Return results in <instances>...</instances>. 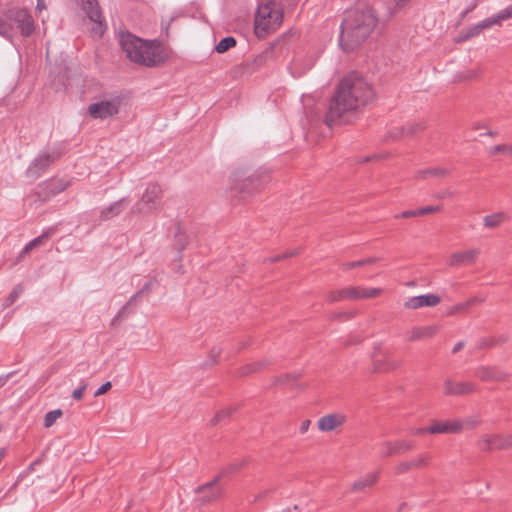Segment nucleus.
Segmentation results:
<instances>
[{
  "label": "nucleus",
  "mask_w": 512,
  "mask_h": 512,
  "mask_svg": "<svg viewBox=\"0 0 512 512\" xmlns=\"http://www.w3.org/2000/svg\"><path fill=\"white\" fill-rule=\"evenodd\" d=\"M474 305V300H467L463 303H459L455 305L451 310L449 311V315L466 312L471 306Z\"/></svg>",
  "instance_id": "nucleus-37"
},
{
  "label": "nucleus",
  "mask_w": 512,
  "mask_h": 512,
  "mask_svg": "<svg viewBox=\"0 0 512 512\" xmlns=\"http://www.w3.org/2000/svg\"><path fill=\"white\" fill-rule=\"evenodd\" d=\"M375 98L370 83L359 73L351 72L337 85L325 115V123L331 127L336 122H348Z\"/></svg>",
  "instance_id": "nucleus-1"
},
{
  "label": "nucleus",
  "mask_w": 512,
  "mask_h": 512,
  "mask_svg": "<svg viewBox=\"0 0 512 512\" xmlns=\"http://www.w3.org/2000/svg\"><path fill=\"white\" fill-rule=\"evenodd\" d=\"M23 290H24V288L21 284L16 285L13 288V290L11 291V293L5 299V301L3 303V309H6L9 306H11L18 299V297L22 294Z\"/></svg>",
  "instance_id": "nucleus-31"
},
{
  "label": "nucleus",
  "mask_w": 512,
  "mask_h": 512,
  "mask_svg": "<svg viewBox=\"0 0 512 512\" xmlns=\"http://www.w3.org/2000/svg\"><path fill=\"white\" fill-rule=\"evenodd\" d=\"M499 153L506 154V155L512 157V144H510V145L498 144V145L491 147V149H490L491 155H496Z\"/></svg>",
  "instance_id": "nucleus-35"
},
{
  "label": "nucleus",
  "mask_w": 512,
  "mask_h": 512,
  "mask_svg": "<svg viewBox=\"0 0 512 512\" xmlns=\"http://www.w3.org/2000/svg\"><path fill=\"white\" fill-rule=\"evenodd\" d=\"M451 196H452V193L450 191H442V192H438L434 195V197L437 199H444V198L451 197Z\"/></svg>",
  "instance_id": "nucleus-57"
},
{
  "label": "nucleus",
  "mask_w": 512,
  "mask_h": 512,
  "mask_svg": "<svg viewBox=\"0 0 512 512\" xmlns=\"http://www.w3.org/2000/svg\"><path fill=\"white\" fill-rule=\"evenodd\" d=\"M121 105L119 97L101 99L88 106V114L93 119L105 120L118 114Z\"/></svg>",
  "instance_id": "nucleus-6"
},
{
  "label": "nucleus",
  "mask_w": 512,
  "mask_h": 512,
  "mask_svg": "<svg viewBox=\"0 0 512 512\" xmlns=\"http://www.w3.org/2000/svg\"><path fill=\"white\" fill-rule=\"evenodd\" d=\"M265 366H267V362L266 361H256V362H253L251 364H248V365L244 366L242 368L241 374L242 375L249 374V373L258 371V370L264 368Z\"/></svg>",
  "instance_id": "nucleus-36"
},
{
  "label": "nucleus",
  "mask_w": 512,
  "mask_h": 512,
  "mask_svg": "<svg viewBox=\"0 0 512 512\" xmlns=\"http://www.w3.org/2000/svg\"><path fill=\"white\" fill-rule=\"evenodd\" d=\"M253 178L252 177H249L247 179H245V181L243 182V184H241L240 186H237L236 188L240 189V190H246L249 192V185L253 182Z\"/></svg>",
  "instance_id": "nucleus-54"
},
{
  "label": "nucleus",
  "mask_w": 512,
  "mask_h": 512,
  "mask_svg": "<svg viewBox=\"0 0 512 512\" xmlns=\"http://www.w3.org/2000/svg\"><path fill=\"white\" fill-rule=\"evenodd\" d=\"M111 388V383L110 382H105L104 384H102L94 393V396L97 397V396H100L104 393H106L108 390H110Z\"/></svg>",
  "instance_id": "nucleus-50"
},
{
  "label": "nucleus",
  "mask_w": 512,
  "mask_h": 512,
  "mask_svg": "<svg viewBox=\"0 0 512 512\" xmlns=\"http://www.w3.org/2000/svg\"><path fill=\"white\" fill-rule=\"evenodd\" d=\"M474 8H475V5H472V6L468 7V8L466 9L465 13H469V12H471Z\"/></svg>",
  "instance_id": "nucleus-61"
},
{
  "label": "nucleus",
  "mask_w": 512,
  "mask_h": 512,
  "mask_svg": "<svg viewBox=\"0 0 512 512\" xmlns=\"http://www.w3.org/2000/svg\"><path fill=\"white\" fill-rule=\"evenodd\" d=\"M361 292H362V295H363V299H368V298H374V297L380 295L381 289L380 288H364V287H361Z\"/></svg>",
  "instance_id": "nucleus-44"
},
{
  "label": "nucleus",
  "mask_w": 512,
  "mask_h": 512,
  "mask_svg": "<svg viewBox=\"0 0 512 512\" xmlns=\"http://www.w3.org/2000/svg\"><path fill=\"white\" fill-rule=\"evenodd\" d=\"M485 135H487V136H494V135H496V133L492 132V131H488V132L485 133Z\"/></svg>",
  "instance_id": "nucleus-62"
},
{
  "label": "nucleus",
  "mask_w": 512,
  "mask_h": 512,
  "mask_svg": "<svg viewBox=\"0 0 512 512\" xmlns=\"http://www.w3.org/2000/svg\"><path fill=\"white\" fill-rule=\"evenodd\" d=\"M233 412V409L232 408H225V409H222L221 411H219L215 416L214 418L212 419V424L216 425L218 424L219 422H221L222 420L228 418Z\"/></svg>",
  "instance_id": "nucleus-40"
},
{
  "label": "nucleus",
  "mask_w": 512,
  "mask_h": 512,
  "mask_svg": "<svg viewBox=\"0 0 512 512\" xmlns=\"http://www.w3.org/2000/svg\"><path fill=\"white\" fill-rule=\"evenodd\" d=\"M60 157L58 151L48 152L43 151L33 160L28 167V174L32 177H38L43 171H45L56 159Z\"/></svg>",
  "instance_id": "nucleus-9"
},
{
  "label": "nucleus",
  "mask_w": 512,
  "mask_h": 512,
  "mask_svg": "<svg viewBox=\"0 0 512 512\" xmlns=\"http://www.w3.org/2000/svg\"><path fill=\"white\" fill-rule=\"evenodd\" d=\"M195 492L198 495L197 500L203 505L217 500L222 495V489L218 485L217 478L197 487Z\"/></svg>",
  "instance_id": "nucleus-11"
},
{
  "label": "nucleus",
  "mask_w": 512,
  "mask_h": 512,
  "mask_svg": "<svg viewBox=\"0 0 512 512\" xmlns=\"http://www.w3.org/2000/svg\"><path fill=\"white\" fill-rule=\"evenodd\" d=\"M161 198V187L154 183L149 184L141 199L133 206L132 213L150 214L157 211L160 207Z\"/></svg>",
  "instance_id": "nucleus-5"
},
{
  "label": "nucleus",
  "mask_w": 512,
  "mask_h": 512,
  "mask_svg": "<svg viewBox=\"0 0 512 512\" xmlns=\"http://www.w3.org/2000/svg\"><path fill=\"white\" fill-rule=\"evenodd\" d=\"M82 9L86 12L88 18L95 23L93 33L97 36H102L105 31V25L103 24V16L97 0H80Z\"/></svg>",
  "instance_id": "nucleus-8"
},
{
  "label": "nucleus",
  "mask_w": 512,
  "mask_h": 512,
  "mask_svg": "<svg viewBox=\"0 0 512 512\" xmlns=\"http://www.w3.org/2000/svg\"><path fill=\"white\" fill-rule=\"evenodd\" d=\"M474 385L471 382H453L446 380L444 382V393L447 395H465L474 390Z\"/></svg>",
  "instance_id": "nucleus-19"
},
{
  "label": "nucleus",
  "mask_w": 512,
  "mask_h": 512,
  "mask_svg": "<svg viewBox=\"0 0 512 512\" xmlns=\"http://www.w3.org/2000/svg\"><path fill=\"white\" fill-rule=\"evenodd\" d=\"M296 254V250H292L290 251L289 253H284V254H279L277 256H274V257H271L270 258V261L271 262H276V261H280L281 259H285V258H288V257H292Z\"/></svg>",
  "instance_id": "nucleus-51"
},
{
  "label": "nucleus",
  "mask_w": 512,
  "mask_h": 512,
  "mask_svg": "<svg viewBox=\"0 0 512 512\" xmlns=\"http://www.w3.org/2000/svg\"><path fill=\"white\" fill-rule=\"evenodd\" d=\"M429 459H430L429 454L423 453L416 458H413V459H410L407 461H402L397 465L396 473L404 474L412 469H418V468L424 467L428 464Z\"/></svg>",
  "instance_id": "nucleus-16"
},
{
  "label": "nucleus",
  "mask_w": 512,
  "mask_h": 512,
  "mask_svg": "<svg viewBox=\"0 0 512 512\" xmlns=\"http://www.w3.org/2000/svg\"><path fill=\"white\" fill-rule=\"evenodd\" d=\"M418 216V209L416 210H406L400 214L395 215L396 218H410Z\"/></svg>",
  "instance_id": "nucleus-49"
},
{
  "label": "nucleus",
  "mask_w": 512,
  "mask_h": 512,
  "mask_svg": "<svg viewBox=\"0 0 512 512\" xmlns=\"http://www.w3.org/2000/svg\"><path fill=\"white\" fill-rule=\"evenodd\" d=\"M236 45V40L232 36L225 37L221 39L218 44L215 46V50L218 53H224L228 51L230 48Z\"/></svg>",
  "instance_id": "nucleus-30"
},
{
  "label": "nucleus",
  "mask_w": 512,
  "mask_h": 512,
  "mask_svg": "<svg viewBox=\"0 0 512 512\" xmlns=\"http://www.w3.org/2000/svg\"><path fill=\"white\" fill-rule=\"evenodd\" d=\"M469 300H474V305L481 303L483 301V299L478 298V297H472Z\"/></svg>",
  "instance_id": "nucleus-60"
},
{
  "label": "nucleus",
  "mask_w": 512,
  "mask_h": 512,
  "mask_svg": "<svg viewBox=\"0 0 512 512\" xmlns=\"http://www.w3.org/2000/svg\"><path fill=\"white\" fill-rule=\"evenodd\" d=\"M379 472H372L369 474H366L365 476L359 478L355 482H353L351 486V490L353 492L363 491L366 488L372 487L378 479Z\"/></svg>",
  "instance_id": "nucleus-22"
},
{
  "label": "nucleus",
  "mask_w": 512,
  "mask_h": 512,
  "mask_svg": "<svg viewBox=\"0 0 512 512\" xmlns=\"http://www.w3.org/2000/svg\"><path fill=\"white\" fill-rule=\"evenodd\" d=\"M441 210L440 206H426L418 209V216L435 213Z\"/></svg>",
  "instance_id": "nucleus-46"
},
{
  "label": "nucleus",
  "mask_w": 512,
  "mask_h": 512,
  "mask_svg": "<svg viewBox=\"0 0 512 512\" xmlns=\"http://www.w3.org/2000/svg\"><path fill=\"white\" fill-rule=\"evenodd\" d=\"M129 203V199L127 197H123L113 203H111L108 207L101 209L100 217L102 220H108L119 215L124 206Z\"/></svg>",
  "instance_id": "nucleus-21"
},
{
  "label": "nucleus",
  "mask_w": 512,
  "mask_h": 512,
  "mask_svg": "<svg viewBox=\"0 0 512 512\" xmlns=\"http://www.w3.org/2000/svg\"><path fill=\"white\" fill-rule=\"evenodd\" d=\"M86 388H87V384L86 383L82 384L79 388H77L73 391L72 397L76 400H81Z\"/></svg>",
  "instance_id": "nucleus-48"
},
{
  "label": "nucleus",
  "mask_w": 512,
  "mask_h": 512,
  "mask_svg": "<svg viewBox=\"0 0 512 512\" xmlns=\"http://www.w3.org/2000/svg\"><path fill=\"white\" fill-rule=\"evenodd\" d=\"M378 261V258L376 257H368V258H365V259H362V260H358V261H352V262H348V263H343L341 265L342 269L343 270H349V269H353V268H356V267H361V266H364V265H371V264H374Z\"/></svg>",
  "instance_id": "nucleus-28"
},
{
  "label": "nucleus",
  "mask_w": 512,
  "mask_h": 512,
  "mask_svg": "<svg viewBox=\"0 0 512 512\" xmlns=\"http://www.w3.org/2000/svg\"><path fill=\"white\" fill-rule=\"evenodd\" d=\"M13 35V25L0 16V36L10 38Z\"/></svg>",
  "instance_id": "nucleus-32"
},
{
  "label": "nucleus",
  "mask_w": 512,
  "mask_h": 512,
  "mask_svg": "<svg viewBox=\"0 0 512 512\" xmlns=\"http://www.w3.org/2000/svg\"><path fill=\"white\" fill-rule=\"evenodd\" d=\"M464 347V343L462 341H459L457 342L453 349H452V353H457L458 351H460L462 348Z\"/></svg>",
  "instance_id": "nucleus-58"
},
{
  "label": "nucleus",
  "mask_w": 512,
  "mask_h": 512,
  "mask_svg": "<svg viewBox=\"0 0 512 512\" xmlns=\"http://www.w3.org/2000/svg\"><path fill=\"white\" fill-rule=\"evenodd\" d=\"M475 376L483 381H498L502 379V373L495 367L481 366L475 370Z\"/></svg>",
  "instance_id": "nucleus-23"
},
{
  "label": "nucleus",
  "mask_w": 512,
  "mask_h": 512,
  "mask_svg": "<svg viewBox=\"0 0 512 512\" xmlns=\"http://www.w3.org/2000/svg\"><path fill=\"white\" fill-rule=\"evenodd\" d=\"M462 428V423L458 420H448L441 423H434L429 426L430 434L458 433Z\"/></svg>",
  "instance_id": "nucleus-20"
},
{
  "label": "nucleus",
  "mask_w": 512,
  "mask_h": 512,
  "mask_svg": "<svg viewBox=\"0 0 512 512\" xmlns=\"http://www.w3.org/2000/svg\"><path fill=\"white\" fill-rule=\"evenodd\" d=\"M438 332L437 326L428 325V326H416L413 327L409 332H407V340L408 341H418L432 338Z\"/></svg>",
  "instance_id": "nucleus-17"
},
{
  "label": "nucleus",
  "mask_w": 512,
  "mask_h": 512,
  "mask_svg": "<svg viewBox=\"0 0 512 512\" xmlns=\"http://www.w3.org/2000/svg\"><path fill=\"white\" fill-rule=\"evenodd\" d=\"M405 128V137H412L414 136L418 131H421L425 128L424 123L422 122H413L408 123L404 126Z\"/></svg>",
  "instance_id": "nucleus-33"
},
{
  "label": "nucleus",
  "mask_w": 512,
  "mask_h": 512,
  "mask_svg": "<svg viewBox=\"0 0 512 512\" xmlns=\"http://www.w3.org/2000/svg\"><path fill=\"white\" fill-rule=\"evenodd\" d=\"M297 377H298L297 374H286L285 376L280 378L278 381L280 383L289 384V383L293 382L294 380H296Z\"/></svg>",
  "instance_id": "nucleus-52"
},
{
  "label": "nucleus",
  "mask_w": 512,
  "mask_h": 512,
  "mask_svg": "<svg viewBox=\"0 0 512 512\" xmlns=\"http://www.w3.org/2000/svg\"><path fill=\"white\" fill-rule=\"evenodd\" d=\"M509 216L506 212L499 211L489 215H486L483 218V225L487 229H495L502 225L503 222L508 220Z\"/></svg>",
  "instance_id": "nucleus-24"
},
{
  "label": "nucleus",
  "mask_w": 512,
  "mask_h": 512,
  "mask_svg": "<svg viewBox=\"0 0 512 512\" xmlns=\"http://www.w3.org/2000/svg\"><path fill=\"white\" fill-rule=\"evenodd\" d=\"M347 299H363L361 287H348L346 288Z\"/></svg>",
  "instance_id": "nucleus-42"
},
{
  "label": "nucleus",
  "mask_w": 512,
  "mask_h": 512,
  "mask_svg": "<svg viewBox=\"0 0 512 512\" xmlns=\"http://www.w3.org/2000/svg\"><path fill=\"white\" fill-rule=\"evenodd\" d=\"M36 9L40 12L44 9H46L45 0H37V6Z\"/></svg>",
  "instance_id": "nucleus-59"
},
{
  "label": "nucleus",
  "mask_w": 512,
  "mask_h": 512,
  "mask_svg": "<svg viewBox=\"0 0 512 512\" xmlns=\"http://www.w3.org/2000/svg\"><path fill=\"white\" fill-rule=\"evenodd\" d=\"M499 23L512 18V4L496 14Z\"/></svg>",
  "instance_id": "nucleus-43"
},
{
  "label": "nucleus",
  "mask_w": 512,
  "mask_h": 512,
  "mask_svg": "<svg viewBox=\"0 0 512 512\" xmlns=\"http://www.w3.org/2000/svg\"><path fill=\"white\" fill-rule=\"evenodd\" d=\"M429 427H421V428H415L411 430V433L414 435H423L426 433H430V430H428Z\"/></svg>",
  "instance_id": "nucleus-55"
},
{
  "label": "nucleus",
  "mask_w": 512,
  "mask_h": 512,
  "mask_svg": "<svg viewBox=\"0 0 512 512\" xmlns=\"http://www.w3.org/2000/svg\"><path fill=\"white\" fill-rule=\"evenodd\" d=\"M301 62H302L301 57L297 56L296 58H294L293 62L291 63V66L289 67L292 75L295 77L301 76L306 70L310 69L312 66V62H311V63L307 64L305 66V68L300 69Z\"/></svg>",
  "instance_id": "nucleus-29"
},
{
  "label": "nucleus",
  "mask_w": 512,
  "mask_h": 512,
  "mask_svg": "<svg viewBox=\"0 0 512 512\" xmlns=\"http://www.w3.org/2000/svg\"><path fill=\"white\" fill-rule=\"evenodd\" d=\"M55 230L56 229L54 227H50L46 229L41 235L28 242L19 253L18 260L23 259L34 248L44 245L45 242L55 233Z\"/></svg>",
  "instance_id": "nucleus-18"
},
{
  "label": "nucleus",
  "mask_w": 512,
  "mask_h": 512,
  "mask_svg": "<svg viewBox=\"0 0 512 512\" xmlns=\"http://www.w3.org/2000/svg\"><path fill=\"white\" fill-rule=\"evenodd\" d=\"M382 446L384 448L383 456L390 457L395 454L412 451L415 448V442L413 440L386 441Z\"/></svg>",
  "instance_id": "nucleus-14"
},
{
  "label": "nucleus",
  "mask_w": 512,
  "mask_h": 512,
  "mask_svg": "<svg viewBox=\"0 0 512 512\" xmlns=\"http://www.w3.org/2000/svg\"><path fill=\"white\" fill-rule=\"evenodd\" d=\"M310 424H311V421L309 419H305L302 421L300 427H299V431L301 434H304L308 431L309 427H310Z\"/></svg>",
  "instance_id": "nucleus-53"
},
{
  "label": "nucleus",
  "mask_w": 512,
  "mask_h": 512,
  "mask_svg": "<svg viewBox=\"0 0 512 512\" xmlns=\"http://www.w3.org/2000/svg\"><path fill=\"white\" fill-rule=\"evenodd\" d=\"M153 286V281L150 280V281H147L143 287L138 291L136 292L134 295H132L129 299V301L127 302V304L125 306L122 307V309L118 312L116 318H122L124 317L125 315V312L126 310L128 309V307L134 303H136L144 293H147L150 291V289L152 288Z\"/></svg>",
  "instance_id": "nucleus-25"
},
{
  "label": "nucleus",
  "mask_w": 512,
  "mask_h": 512,
  "mask_svg": "<svg viewBox=\"0 0 512 512\" xmlns=\"http://www.w3.org/2000/svg\"><path fill=\"white\" fill-rule=\"evenodd\" d=\"M174 245L176 249L181 252L185 249L188 243V236L184 230H182L180 227L177 228L175 235H174Z\"/></svg>",
  "instance_id": "nucleus-27"
},
{
  "label": "nucleus",
  "mask_w": 512,
  "mask_h": 512,
  "mask_svg": "<svg viewBox=\"0 0 512 512\" xmlns=\"http://www.w3.org/2000/svg\"><path fill=\"white\" fill-rule=\"evenodd\" d=\"M440 301L441 298L436 294H424L408 298L404 302V307L411 310L422 307H434L438 305Z\"/></svg>",
  "instance_id": "nucleus-13"
},
{
  "label": "nucleus",
  "mask_w": 512,
  "mask_h": 512,
  "mask_svg": "<svg viewBox=\"0 0 512 512\" xmlns=\"http://www.w3.org/2000/svg\"><path fill=\"white\" fill-rule=\"evenodd\" d=\"M61 415L62 411L60 409L49 411L44 417V426L46 428L51 427Z\"/></svg>",
  "instance_id": "nucleus-34"
},
{
  "label": "nucleus",
  "mask_w": 512,
  "mask_h": 512,
  "mask_svg": "<svg viewBox=\"0 0 512 512\" xmlns=\"http://www.w3.org/2000/svg\"><path fill=\"white\" fill-rule=\"evenodd\" d=\"M14 374V372H10L5 375H0V388H2L8 381V379Z\"/></svg>",
  "instance_id": "nucleus-56"
},
{
  "label": "nucleus",
  "mask_w": 512,
  "mask_h": 512,
  "mask_svg": "<svg viewBox=\"0 0 512 512\" xmlns=\"http://www.w3.org/2000/svg\"><path fill=\"white\" fill-rule=\"evenodd\" d=\"M404 130H405L404 126H402V127H394L392 129H390V131L388 132L389 138L393 139V140H396V139H400V138L405 137V131Z\"/></svg>",
  "instance_id": "nucleus-45"
},
{
  "label": "nucleus",
  "mask_w": 512,
  "mask_h": 512,
  "mask_svg": "<svg viewBox=\"0 0 512 512\" xmlns=\"http://www.w3.org/2000/svg\"><path fill=\"white\" fill-rule=\"evenodd\" d=\"M6 21L16 26L21 35L24 37L30 36L34 32V21L30 13L26 9L12 8L4 13Z\"/></svg>",
  "instance_id": "nucleus-7"
},
{
  "label": "nucleus",
  "mask_w": 512,
  "mask_h": 512,
  "mask_svg": "<svg viewBox=\"0 0 512 512\" xmlns=\"http://www.w3.org/2000/svg\"><path fill=\"white\" fill-rule=\"evenodd\" d=\"M479 255L478 249H469L465 251L455 252L448 259V265L458 267L463 264L473 263Z\"/></svg>",
  "instance_id": "nucleus-15"
},
{
  "label": "nucleus",
  "mask_w": 512,
  "mask_h": 512,
  "mask_svg": "<svg viewBox=\"0 0 512 512\" xmlns=\"http://www.w3.org/2000/svg\"><path fill=\"white\" fill-rule=\"evenodd\" d=\"M481 29H480V26L478 23L468 27L465 32H464V35H463V39L465 40H468L472 37H475L477 35H479L481 33Z\"/></svg>",
  "instance_id": "nucleus-41"
},
{
  "label": "nucleus",
  "mask_w": 512,
  "mask_h": 512,
  "mask_svg": "<svg viewBox=\"0 0 512 512\" xmlns=\"http://www.w3.org/2000/svg\"><path fill=\"white\" fill-rule=\"evenodd\" d=\"M378 17L372 7L362 3L348 10L341 24L340 46L350 52L367 40L374 31Z\"/></svg>",
  "instance_id": "nucleus-2"
},
{
  "label": "nucleus",
  "mask_w": 512,
  "mask_h": 512,
  "mask_svg": "<svg viewBox=\"0 0 512 512\" xmlns=\"http://www.w3.org/2000/svg\"><path fill=\"white\" fill-rule=\"evenodd\" d=\"M481 450L507 449L512 447V434L485 435L479 442Z\"/></svg>",
  "instance_id": "nucleus-10"
},
{
  "label": "nucleus",
  "mask_w": 512,
  "mask_h": 512,
  "mask_svg": "<svg viewBox=\"0 0 512 512\" xmlns=\"http://www.w3.org/2000/svg\"><path fill=\"white\" fill-rule=\"evenodd\" d=\"M448 170L446 168L438 167V168H430L421 170L417 173L416 177L425 179L427 177H442L448 175Z\"/></svg>",
  "instance_id": "nucleus-26"
},
{
  "label": "nucleus",
  "mask_w": 512,
  "mask_h": 512,
  "mask_svg": "<svg viewBox=\"0 0 512 512\" xmlns=\"http://www.w3.org/2000/svg\"><path fill=\"white\" fill-rule=\"evenodd\" d=\"M478 24L480 26L481 31H483L485 29H489V28L493 27L494 25H500L496 14L478 22Z\"/></svg>",
  "instance_id": "nucleus-38"
},
{
  "label": "nucleus",
  "mask_w": 512,
  "mask_h": 512,
  "mask_svg": "<svg viewBox=\"0 0 512 512\" xmlns=\"http://www.w3.org/2000/svg\"><path fill=\"white\" fill-rule=\"evenodd\" d=\"M346 416L342 413H331L321 416L318 419L317 427L321 432H334L343 426Z\"/></svg>",
  "instance_id": "nucleus-12"
},
{
  "label": "nucleus",
  "mask_w": 512,
  "mask_h": 512,
  "mask_svg": "<svg viewBox=\"0 0 512 512\" xmlns=\"http://www.w3.org/2000/svg\"><path fill=\"white\" fill-rule=\"evenodd\" d=\"M327 298L330 302H338L347 299L346 288L330 292Z\"/></svg>",
  "instance_id": "nucleus-39"
},
{
  "label": "nucleus",
  "mask_w": 512,
  "mask_h": 512,
  "mask_svg": "<svg viewBox=\"0 0 512 512\" xmlns=\"http://www.w3.org/2000/svg\"><path fill=\"white\" fill-rule=\"evenodd\" d=\"M283 19L282 11L272 2L258 6L255 16V30L259 36L276 30Z\"/></svg>",
  "instance_id": "nucleus-4"
},
{
  "label": "nucleus",
  "mask_w": 512,
  "mask_h": 512,
  "mask_svg": "<svg viewBox=\"0 0 512 512\" xmlns=\"http://www.w3.org/2000/svg\"><path fill=\"white\" fill-rule=\"evenodd\" d=\"M220 354L221 349L219 347H213L209 354L210 364H215L218 361Z\"/></svg>",
  "instance_id": "nucleus-47"
},
{
  "label": "nucleus",
  "mask_w": 512,
  "mask_h": 512,
  "mask_svg": "<svg viewBox=\"0 0 512 512\" xmlns=\"http://www.w3.org/2000/svg\"><path fill=\"white\" fill-rule=\"evenodd\" d=\"M120 46L128 59L145 66H155L161 61L160 47L129 32L120 34Z\"/></svg>",
  "instance_id": "nucleus-3"
}]
</instances>
